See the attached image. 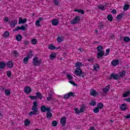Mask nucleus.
<instances>
[{
  "label": "nucleus",
  "mask_w": 130,
  "mask_h": 130,
  "mask_svg": "<svg viewBox=\"0 0 130 130\" xmlns=\"http://www.w3.org/2000/svg\"><path fill=\"white\" fill-rule=\"evenodd\" d=\"M86 109H87V107L84 105H82L80 106V109H79L78 108H75L74 111L76 114H80V113L84 112V111H85Z\"/></svg>",
  "instance_id": "1"
},
{
  "label": "nucleus",
  "mask_w": 130,
  "mask_h": 130,
  "mask_svg": "<svg viewBox=\"0 0 130 130\" xmlns=\"http://www.w3.org/2000/svg\"><path fill=\"white\" fill-rule=\"evenodd\" d=\"M32 63L35 67L39 66L42 63V60L39 59L37 57H35L33 59Z\"/></svg>",
  "instance_id": "2"
},
{
  "label": "nucleus",
  "mask_w": 130,
  "mask_h": 130,
  "mask_svg": "<svg viewBox=\"0 0 130 130\" xmlns=\"http://www.w3.org/2000/svg\"><path fill=\"white\" fill-rule=\"evenodd\" d=\"M81 20V17L79 16H75L72 20H71L70 23L72 25H75V24H78Z\"/></svg>",
  "instance_id": "3"
},
{
  "label": "nucleus",
  "mask_w": 130,
  "mask_h": 130,
  "mask_svg": "<svg viewBox=\"0 0 130 130\" xmlns=\"http://www.w3.org/2000/svg\"><path fill=\"white\" fill-rule=\"evenodd\" d=\"M67 78L69 80V82L71 84V85H73V86H77V84H76V83H75V81H74L73 80L74 78L73 76L70 74L67 75Z\"/></svg>",
  "instance_id": "4"
},
{
  "label": "nucleus",
  "mask_w": 130,
  "mask_h": 130,
  "mask_svg": "<svg viewBox=\"0 0 130 130\" xmlns=\"http://www.w3.org/2000/svg\"><path fill=\"white\" fill-rule=\"evenodd\" d=\"M43 20V17L39 18L38 20H36L35 25L36 27H41L42 26V24H41V22Z\"/></svg>",
  "instance_id": "5"
},
{
  "label": "nucleus",
  "mask_w": 130,
  "mask_h": 130,
  "mask_svg": "<svg viewBox=\"0 0 130 130\" xmlns=\"http://www.w3.org/2000/svg\"><path fill=\"white\" fill-rule=\"evenodd\" d=\"M17 24H18V21L17 20H14L9 22V25L11 28H15Z\"/></svg>",
  "instance_id": "6"
},
{
  "label": "nucleus",
  "mask_w": 130,
  "mask_h": 130,
  "mask_svg": "<svg viewBox=\"0 0 130 130\" xmlns=\"http://www.w3.org/2000/svg\"><path fill=\"white\" fill-rule=\"evenodd\" d=\"M74 74H75L76 76H81V75L83 74V71L80 68H77L74 71Z\"/></svg>",
  "instance_id": "7"
},
{
  "label": "nucleus",
  "mask_w": 130,
  "mask_h": 130,
  "mask_svg": "<svg viewBox=\"0 0 130 130\" xmlns=\"http://www.w3.org/2000/svg\"><path fill=\"white\" fill-rule=\"evenodd\" d=\"M48 47L49 49H50L51 50H56L57 49H60V46L56 47L55 46H54L53 44H49Z\"/></svg>",
  "instance_id": "8"
},
{
  "label": "nucleus",
  "mask_w": 130,
  "mask_h": 130,
  "mask_svg": "<svg viewBox=\"0 0 130 130\" xmlns=\"http://www.w3.org/2000/svg\"><path fill=\"white\" fill-rule=\"evenodd\" d=\"M118 63H119V60L118 59H113L111 62V64H112V67H116L118 66Z\"/></svg>",
  "instance_id": "9"
},
{
  "label": "nucleus",
  "mask_w": 130,
  "mask_h": 130,
  "mask_svg": "<svg viewBox=\"0 0 130 130\" xmlns=\"http://www.w3.org/2000/svg\"><path fill=\"white\" fill-rule=\"evenodd\" d=\"M24 91L25 94H30L32 91V89H31V87L29 86H26L24 87Z\"/></svg>",
  "instance_id": "10"
},
{
  "label": "nucleus",
  "mask_w": 130,
  "mask_h": 130,
  "mask_svg": "<svg viewBox=\"0 0 130 130\" xmlns=\"http://www.w3.org/2000/svg\"><path fill=\"white\" fill-rule=\"evenodd\" d=\"M19 30H22V31H25L26 30V27L24 26H17L16 29L13 30V32H16V31H19Z\"/></svg>",
  "instance_id": "11"
},
{
  "label": "nucleus",
  "mask_w": 130,
  "mask_h": 130,
  "mask_svg": "<svg viewBox=\"0 0 130 130\" xmlns=\"http://www.w3.org/2000/svg\"><path fill=\"white\" fill-rule=\"evenodd\" d=\"M41 110L42 112H45L47 111H50V109L49 107H46L45 106H43L41 107Z\"/></svg>",
  "instance_id": "12"
},
{
  "label": "nucleus",
  "mask_w": 130,
  "mask_h": 130,
  "mask_svg": "<svg viewBox=\"0 0 130 130\" xmlns=\"http://www.w3.org/2000/svg\"><path fill=\"white\" fill-rule=\"evenodd\" d=\"M31 110L35 112H38V109H37V102H34V106L31 108Z\"/></svg>",
  "instance_id": "13"
},
{
  "label": "nucleus",
  "mask_w": 130,
  "mask_h": 130,
  "mask_svg": "<svg viewBox=\"0 0 130 130\" xmlns=\"http://www.w3.org/2000/svg\"><path fill=\"white\" fill-rule=\"evenodd\" d=\"M60 123L62 124V125L64 126L67 123V117H62L60 119Z\"/></svg>",
  "instance_id": "14"
},
{
  "label": "nucleus",
  "mask_w": 130,
  "mask_h": 130,
  "mask_svg": "<svg viewBox=\"0 0 130 130\" xmlns=\"http://www.w3.org/2000/svg\"><path fill=\"white\" fill-rule=\"evenodd\" d=\"M120 110L122 111H125L127 110V105L126 104H122L120 107Z\"/></svg>",
  "instance_id": "15"
},
{
  "label": "nucleus",
  "mask_w": 130,
  "mask_h": 130,
  "mask_svg": "<svg viewBox=\"0 0 130 130\" xmlns=\"http://www.w3.org/2000/svg\"><path fill=\"white\" fill-rule=\"evenodd\" d=\"M27 22V18H24L22 19V17L19 18V21L18 24H24V23H26Z\"/></svg>",
  "instance_id": "16"
},
{
  "label": "nucleus",
  "mask_w": 130,
  "mask_h": 130,
  "mask_svg": "<svg viewBox=\"0 0 130 130\" xmlns=\"http://www.w3.org/2000/svg\"><path fill=\"white\" fill-rule=\"evenodd\" d=\"M90 94L91 95V96H93V97H96V96L98 95V93H97V91H96V90L92 89L90 90Z\"/></svg>",
  "instance_id": "17"
},
{
  "label": "nucleus",
  "mask_w": 130,
  "mask_h": 130,
  "mask_svg": "<svg viewBox=\"0 0 130 130\" xmlns=\"http://www.w3.org/2000/svg\"><path fill=\"white\" fill-rule=\"evenodd\" d=\"M84 64L80 62H77L75 64V67L77 68V69H80V68H82V67H83Z\"/></svg>",
  "instance_id": "18"
},
{
  "label": "nucleus",
  "mask_w": 130,
  "mask_h": 130,
  "mask_svg": "<svg viewBox=\"0 0 130 130\" xmlns=\"http://www.w3.org/2000/svg\"><path fill=\"white\" fill-rule=\"evenodd\" d=\"M103 56H105L104 52H99L97 54V58H100V57H103Z\"/></svg>",
  "instance_id": "19"
},
{
  "label": "nucleus",
  "mask_w": 130,
  "mask_h": 130,
  "mask_svg": "<svg viewBox=\"0 0 130 130\" xmlns=\"http://www.w3.org/2000/svg\"><path fill=\"white\" fill-rule=\"evenodd\" d=\"M52 24L53 26H57L58 25V20L56 19H54L52 20Z\"/></svg>",
  "instance_id": "20"
},
{
  "label": "nucleus",
  "mask_w": 130,
  "mask_h": 130,
  "mask_svg": "<svg viewBox=\"0 0 130 130\" xmlns=\"http://www.w3.org/2000/svg\"><path fill=\"white\" fill-rule=\"evenodd\" d=\"M30 123H31V121L29 119H26L24 121V125L26 126H29V125H30Z\"/></svg>",
  "instance_id": "21"
},
{
  "label": "nucleus",
  "mask_w": 130,
  "mask_h": 130,
  "mask_svg": "<svg viewBox=\"0 0 130 130\" xmlns=\"http://www.w3.org/2000/svg\"><path fill=\"white\" fill-rule=\"evenodd\" d=\"M50 111H51V110H50V111H48V112H47V118L48 119H50V118H51V117H52V113H51V112H50Z\"/></svg>",
  "instance_id": "22"
},
{
  "label": "nucleus",
  "mask_w": 130,
  "mask_h": 130,
  "mask_svg": "<svg viewBox=\"0 0 130 130\" xmlns=\"http://www.w3.org/2000/svg\"><path fill=\"white\" fill-rule=\"evenodd\" d=\"M56 57V53H52L50 55V59L53 60L54 58Z\"/></svg>",
  "instance_id": "23"
},
{
  "label": "nucleus",
  "mask_w": 130,
  "mask_h": 130,
  "mask_svg": "<svg viewBox=\"0 0 130 130\" xmlns=\"http://www.w3.org/2000/svg\"><path fill=\"white\" fill-rule=\"evenodd\" d=\"M110 89V86L108 85L106 87L103 89V91L104 93H107V92L109 91Z\"/></svg>",
  "instance_id": "24"
},
{
  "label": "nucleus",
  "mask_w": 130,
  "mask_h": 130,
  "mask_svg": "<svg viewBox=\"0 0 130 130\" xmlns=\"http://www.w3.org/2000/svg\"><path fill=\"white\" fill-rule=\"evenodd\" d=\"M111 77H112L115 80H118V79H119V76H118L117 74L114 73H112Z\"/></svg>",
  "instance_id": "25"
},
{
  "label": "nucleus",
  "mask_w": 130,
  "mask_h": 130,
  "mask_svg": "<svg viewBox=\"0 0 130 130\" xmlns=\"http://www.w3.org/2000/svg\"><path fill=\"white\" fill-rule=\"evenodd\" d=\"M96 49L99 52H104V49H103V47L101 46H98Z\"/></svg>",
  "instance_id": "26"
},
{
  "label": "nucleus",
  "mask_w": 130,
  "mask_h": 130,
  "mask_svg": "<svg viewBox=\"0 0 130 130\" xmlns=\"http://www.w3.org/2000/svg\"><path fill=\"white\" fill-rule=\"evenodd\" d=\"M7 67L9 68H13L14 67V63L12 61H8L7 63Z\"/></svg>",
  "instance_id": "27"
},
{
  "label": "nucleus",
  "mask_w": 130,
  "mask_h": 130,
  "mask_svg": "<svg viewBox=\"0 0 130 130\" xmlns=\"http://www.w3.org/2000/svg\"><path fill=\"white\" fill-rule=\"evenodd\" d=\"M73 92H69L68 93H67L64 95V98L65 99H68V98H70L71 96L73 95Z\"/></svg>",
  "instance_id": "28"
},
{
  "label": "nucleus",
  "mask_w": 130,
  "mask_h": 130,
  "mask_svg": "<svg viewBox=\"0 0 130 130\" xmlns=\"http://www.w3.org/2000/svg\"><path fill=\"white\" fill-rule=\"evenodd\" d=\"M93 70L96 72H98V71H99V70H100L99 65L98 64H95L93 66Z\"/></svg>",
  "instance_id": "29"
},
{
  "label": "nucleus",
  "mask_w": 130,
  "mask_h": 130,
  "mask_svg": "<svg viewBox=\"0 0 130 130\" xmlns=\"http://www.w3.org/2000/svg\"><path fill=\"white\" fill-rule=\"evenodd\" d=\"M129 95H130V91H127L123 94V97H124V98H125L126 97H128Z\"/></svg>",
  "instance_id": "30"
},
{
  "label": "nucleus",
  "mask_w": 130,
  "mask_h": 130,
  "mask_svg": "<svg viewBox=\"0 0 130 130\" xmlns=\"http://www.w3.org/2000/svg\"><path fill=\"white\" fill-rule=\"evenodd\" d=\"M6 64L5 62H0V70L4 69L6 67Z\"/></svg>",
  "instance_id": "31"
},
{
  "label": "nucleus",
  "mask_w": 130,
  "mask_h": 130,
  "mask_svg": "<svg viewBox=\"0 0 130 130\" xmlns=\"http://www.w3.org/2000/svg\"><path fill=\"white\" fill-rule=\"evenodd\" d=\"M4 36L5 38H9L10 37V32L8 31H5Z\"/></svg>",
  "instance_id": "32"
},
{
  "label": "nucleus",
  "mask_w": 130,
  "mask_h": 130,
  "mask_svg": "<svg viewBox=\"0 0 130 130\" xmlns=\"http://www.w3.org/2000/svg\"><path fill=\"white\" fill-rule=\"evenodd\" d=\"M74 12H77V13H79V14H81L82 15L85 14V12L83 10L75 9Z\"/></svg>",
  "instance_id": "33"
},
{
  "label": "nucleus",
  "mask_w": 130,
  "mask_h": 130,
  "mask_svg": "<svg viewBox=\"0 0 130 130\" xmlns=\"http://www.w3.org/2000/svg\"><path fill=\"white\" fill-rule=\"evenodd\" d=\"M64 38H63V37H58V38L57 39V41L59 43H60V42H62L63 41V40Z\"/></svg>",
  "instance_id": "34"
},
{
  "label": "nucleus",
  "mask_w": 130,
  "mask_h": 130,
  "mask_svg": "<svg viewBox=\"0 0 130 130\" xmlns=\"http://www.w3.org/2000/svg\"><path fill=\"white\" fill-rule=\"evenodd\" d=\"M30 58L29 57V56H26L25 57L24 59H23V62L24 63H25V64H27V63H28V60H29V59H30Z\"/></svg>",
  "instance_id": "35"
},
{
  "label": "nucleus",
  "mask_w": 130,
  "mask_h": 130,
  "mask_svg": "<svg viewBox=\"0 0 130 130\" xmlns=\"http://www.w3.org/2000/svg\"><path fill=\"white\" fill-rule=\"evenodd\" d=\"M22 36L20 35H18L16 36V39L17 41H21L22 40Z\"/></svg>",
  "instance_id": "36"
},
{
  "label": "nucleus",
  "mask_w": 130,
  "mask_h": 130,
  "mask_svg": "<svg viewBox=\"0 0 130 130\" xmlns=\"http://www.w3.org/2000/svg\"><path fill=\"white\" fill-rule=\"evenodd\" d=\"M36 95V97L41 100L42 99V95L41 94V93H40V92H37Z\"/></svg>",
  "instance_id": "37"
},
{
  "label": "nucleus",
  "mask_w": 130,
  "mask_h": 130,
  "mask_svg": "<svg viewBox=\"0 0 130 130\" xmlns=\"http://www.w3.org/2000/svg\"><path fill=\"white\" fill-rule=\"evenodd\" d=\"M107 19H108V21H109L110 22H111L112 21V20H113V17H112V15L109 14L107 16Z\"/></svg>",
  "instance_id": "38"
},
{
  "label": "nucleus",
  "mask_w": 130,
  "mask_h": 130,
  "mask_svg": "<svg viewBox=\"0 0 130 130\" xmlns=\"http://www.w3.org/2000/svg\"><path fill=\"white\" fill-rule=\"evenodd\" d=\"M3 21L4 23H8V22H10V19L9 18V17L5 16L3 18Z\"/></svg>",
  "instance_id": "39"
},
{
  "label": "nucleus",
  "mask_w": 130,
  "mask_h": 130,
  "mask_svg": "<svg viewBox=\"0 0 130 130\" xmlns=\"http://www.w3.org/2000/svg\"><path fill=\"white\" fill-rule=\"evenodd\" d=\"M123 16H124V14H119L117 16V19L118 20H121V19L123 18Z\"/></svg>",
  "instance_id": "40"
},
{
  "label": "nucleus",
  "mask_w": 130,
  "mask_h": 130,
  "mask_svg": "<svg viewBox=\"0 0 130 130\" xmlns=\"http://www.w3.org/2000/svg\"><path fill=\"white\" fill-rule=\"evenodd\" d=\"M97 108L99 109H102V108H103V104H102V103H99Z\"/></svg>",
  "instance_id": "41"
},
{
  "label": "nucleus",
  "mask_w": 130,
  "mask_h": 130,
  "mask_svg": "<svg viewBox=\"0 0 130 130\" xmlns=\"http://www.w3.org/2000/svg\"><path fill=\"white\" fill-rule=\"evenodd\" d=\"M123 40L124 42H129L130 38L128 37H125L123 38Z\"/></svg>",
  "instance_id": "42"
},
{
  "label": "nucleus",
  "mask_w": 130,
  "mask_h": 130,
  "mask_svg": "<svg viewBox=\"0 0 130 130\" xmlns=\"http://www.w3.org/2000/svg\"><path fill=\"white\" fill-rule=\"evenodd\" d=\"M89 105H90L91 106H95L96 105V102L94 100H92L89 103Z\"/></svg>",
  "instance_id": "43"
},
{
  "label": "nucleus",
  "mask_w": 130,
  "mask_h": 130,
  "mask_svg": "<svg viewBox=\"0 0 130 130\" xmlns=\"http://www.w3.org/2000/svg\"><path fill=\"white\" fill-rule=\"evenodd\" d=\"M5 92L6 95H7V96H10V95H11V91H10V90L6 89Z\"/></svg>",
  "instance_id": "44"
},
{
  "label": "nucleus",
  "mask_w": 130,
  "mask_h": 130,
  "mask_svg": "<svg viewBox=\"0 0 130 130\" xmlns=\"http://www.w3.org/2000/svg\"><path fill=\"white\" fill-rule=\"evenodd\" d=\"M27 56H28V57L29 58H31V57H32V56H33V53H32V52L31 50H30L28 52V54Z\"/></svg>",
  "instance_id": "45"
},
{
  "label": "nucleus",
  "mask_w": 130,
  "mask_h": 130,
  "mask_svg": "<svg viewBox=\"0 0 130 130\" xmlns=\"http://www.w3.org/2000/svg\"><path fill=\"white\" fill-rule=\"evenodd\" d=\"M129 9V5L126 4L123 7L124 11H127V9Z\"/></svg>",
  "instance_id": "46"
},
{
  "label": "nucleus",
  "mask_w": 130,
  "mask_h": 130,
  "mask_svg": "<svg viewBox=\"0 0 130 130\" xmlns=\"http://www.w3.org/2000/svg\"><path fill=\"white\" fill-rule=\"evenodd\" d=\"M98 9H99L100 10H105V7H104V6L103 5H99L98 6Z\"/></svg>",
  "instance_id": "47"
},
{
  "label": "nucleus",
  "mask_w": 130,
  "mask_h": 130,
  "mask_svg": "<svg viewBox=\"0 0 130 130\" xmlns=\"http://www.w3.org/2000/svg\"><path fill=\"white\" fill-rule=\"evenodd\" d=\"M100 110V109H99L98 107H96L93 110V111L94 113H98V112H99Z\"/></svg>",
  "instance_id": "48"
},
{
  "label": "nucleus",
  "mask_w": 130,
  "mask_h": 130,
  "mask_svg": "<svg viewBox=\"0 0 130 130\" xmlns=\"http://www.w3.org/2000/svg\"><path fill=\"white\" fill-rule=\"evenodd\" d=\"M109 52H110V49H107L106 51V53L105 54V56H107V55H109Z\"/></svg>",
  "instance_id": "49"
},
{
  "label": "nucleus",
  "mask_w": 130,
  "mask_h": 130,
  "mask_svg": "<svg viewBox=\"0 0 130 130\" xmlns=\"http://www.w3.org/2000/svg\"><path fill=\"white\" fill-rule=\"evenodd\" d=\"M119 75H120V77L121 78H122V77H123L124 75H125V71H122V72H120Z\"/></svg>",
  "instance_id": "50"
},
{
  "label": "nucleus",
  "mask_w": 130,
  "mask_h": 130,
  "mask_svg": "<svg viewBox=\"0 0 130 130\" xmlns=\"http://www.w3.org/2000/svg\"><path fill=\"white\" fill-rule=\"evenodd\" d=\"M37 112H33V111H31L29 113V115H30V116H31V115H34L35 114H37Z\"/></svg>",
  "instance_id": "51"
},
{
  "label": "nucleus",
  "mask_w": 130,
  "mask_h": 130,
  "mask_svg": "<svg viewBox=\"0 0 130 130\" xmlns=\"http://www.w3.org/2000/svg\"><path fill=\"white\" fill-rule=\"evenodd\" d=\"M36 43H37V40H36V39H33L31 40L32 44H36Z\"/></svg>",
  "instance_id": "52"
},
{
  "label": "nucleus",
  "mask_w": 130,
  "mask_h": 130,
  "mask_svg": "<svg viewBox=\"0 0 130 130\" xmlns=\"http://www.w3.org/2000/svg\"><path fill=\"white\" fill-rule=\"evenodd\" d=\"M52 125L53 126H56V125H57V121H53L52 122Z\"/></svg>",
  "instance_id": "53"
},
{
  "label": "nucleus",
  "mask_w": 130,
  "mask_h": 130,
  "mask_svg": "<svg viewBox=\"0 0 130 130\" xmlns=\"http://www.w3.org/2000/svg\"><path fill=\"white\" fill-rule=\"evenodd\" d=\"M8 77H11L12 76V72L11 71H8L7 72Z\"/></svg>",
  "instance_id": "54"
},
{
  "label": "nucleus",
  "mask_w": 130,
  "mask_h": 130,
  "mask_svg": "<svg viewBox=\"0 0 130 130\" xmlns=\"http://www.w3.org/2000/svg\"><path fill=\"white\" fill-rule=\"evenodd\" d=\"M29 98H30V99H31V100H34L35 99H36L37 96H29Z\"/></svg>",
  "instance_id": "55"
},
{
  "label": "nucleus",
  "mask_w": 130,
  "mask_h": 130,
  "mask_svg": "<svg viewBox=\"0 0 130 130\" xmlns=\"http://www.w3.org/2000/svg\"><path fill=\"white\" fill-rule=\"evenodd\" d=\"M48 94H49V95H50V96H51L52 95H53V90H50L48 92Z\"/></svg>",
  "instance_id": "56"
},
{
  "label": "nucleus",
  "mask_w": 130,
  "mask_h": 130,
  "mask_svg": "<svg viewBox=\"0 0 130 130\" xmlns=\"http://www.w3.org/2000/svg\"><path fill=\"white\" fill-rule=\"evenodd\" d=\"M116 13H117V12L116 11V10L113 9L112 10V14H113L114 15H116Z\"/></svg>",
  "instance_id": "57"
},
{
  "label": "nucleus",
  "mask_w": 130,
  "mask_h": 130,
  "mask_svg": "<svg viewBox=\"0 0 130 130\" xmlns=\"http://www.w3.org/2000/svg\"><path fill=\"white\" fill-rule=\"evenodd\" d=\"M88 61H89V62H93V61H94V58H90L89 59H88Z\"/></svg>",
  "instance_id": "58"
},
{
  "label": "nucleus",
  "mask_w": 130,
  "mask_h": 130,
  "mask_svg": "<svg viewBox=\"0 0 130 130\" xmlns=\"http://www.w3.org/2000/svg\"><path fill=\"white\" fill-rule=\"evenodd\" d=\"M54 3L55 5H56L57 6L59 5V2H58V0H54Z\"/></svg>",
  "instance_id": "59"
},
{
  "label": "nucleus",
  "mask_w": 130,
  "mask_h": 130,
  "mask_svg": "<svg viewBox=\"0 0 130 130\" xmlns=\"http://www.w3.org/2000/svg\"><path fill=\"white\" fill-rule=\"evenodd\" d=\"M13 54H14V55H15L16 56H19V54H18L17 51H13Z\"/></svg>",
  "instance_id": "60"
},
{
  "label": "nucleus",
  "mask_w": 130,
  "mask_h": 130,
  "mask_svg": "<svg viewBox=\"0 0 130 130\" xmlns=\"http://www.w3.org/2000/svg\"><path fill=\"white\" fill-rule=\"evenodd\" d=\"M124 101H126V102H130V98L124 99Z\"/></svg>",
  "instance_id": "61"
},
{
  "label": "nucleus",
  "mask_w": 130,
  "mask_h": 130,
  "mask_svg": "<svg viewBox=\"0 0 130 130\" xmlns=\"http://www.w3.org/2000/svg\"><path fill=\"white\" fill-rule=\"evenodd\" d=\"M47 101H50L51 100V95L47 98Z\"/></svg>",
  "instance_id": "62"
},
{
  "label": "nucleus",
  "mask_w": 130,
  "mask_h": 130,
  "mask_svg": "<svg viewBox=\"0 0 130 130\" xmlns=\"http://www.w3.org/2000/svg\"><path fill=\"white\" fill-rule=\"evenodd\" d=\"M124 117L125 118H127V119L130 118V115H128L127 116H124Z\"/></svg>",
  "instance_id": "63"
},
{
  "label": "nucleus",
  "mask_w": 130,
  "mask_h": 130,
  "mask_svg": "<svg viewBox=\"0 0 130 130\" xmlns=\"http://www.w3.org/2000/svg\"><path fill=\"white\" fill-rule=\"evenodd\" d=\"M89 130H95V128H94L93 127H91L89 129Z\"/></svg>",
  "instance_id": "64"
}]
</instances>
